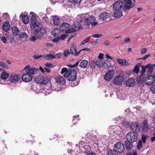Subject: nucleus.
Returning a JSON list of instances; mask_svg holds the SVG:
<instances>
[{
    "mask_svg": "<svg viewBox=\"0 0 155 155\" xmlns=\"http://www.w3.org/2000/svg\"><path fill=\"white\" fill-rule=\"evenodd\" d=\"M70 53L71 52H70L69 50L67 49H65L64 51L63 54L65 57H67Z\"/></svg>",
    "mask_w": 155,
    "mask_h": 155,
    "instance_id": "79ce46f5",
    "label": "nucleus"
},
{
    "mask_svg": "<svg viewBox=\"0 0 155 155\" xmlns=\"http://www.w3.org/2000/svg\"><path fill=\"white\" fill-rule=\"evenodd\" d=\"M155 81V78L153 76L149 75L145 81V84L147 85L152 84Z\"/></svg>",
    "mask_w": 155,
    "mask_h": 155,
    "instance_id": "2eb2a0df",
    "label": "nucleus"
},
{
    "mask_svg": "<svg viewBox=\"0 0 155 155\" xmlns=\"http://www.w3.org/2000/svg\"><path fill=\"white\" fill-rule=\"evenodd\" d=\"M147 138V136L144 135H142L141 137V139L143 142V143H145L146 142V140Z\"/></svg>",
    "mask_w": 155,
    "mask_h": 155,
    "instance_id": "3c124183",
    "label": "nucleus"
},
{
    "mask_svg": "<svg viewBox=\"0 0 155 155\" xmlns=\"http://www.w3.org/2000/svg\"><path fill=\"white\" fill-rule=\"evenodd\" d=\"M2 40L4 43H5L7 42V39L5 37H2Z\"/></svg>",
    "mask_w": 155,
    "mask_h": 155,
    "instance_id": "338daca9",
    "label": "nucleus"
},
{
    "mask_svg": "<svg viewBox=\"0 0 155 155\" xmlns=\"http://www.w3.org/2000/svg\"><path fill=\"white\" fill-rule=\"evenodd\" d=\"M103 67L106 69H108L111 66L110 61L107 59L103 61Z\"/></svg>",
    "mask_w": 155,
    "mask_h": 155,
    "instance_id": "a878e982",
    "label": "nucleus"
},
{
    "mask_svg": "<svg viewBox=\"0 0 155 155\" xmlns=\"http://www.w3.org/2000/svg\"><path fill=\"white\" fill-rule=\"evenodd\" d=\"M114 15L116 17L120 18L122 15V12L121 11H117L114 13Z\"/></svg>",
    "mask_w": 155,
    "mask_h": 155,
    "instance_id": "f704fd0d",
    "label": "nucleus"
},
{
    "mask_svg": "<svg viewBox=\"0 0 155 155\" xmlns=\"http://www.w3.org/2000/svg\"><path fill=\"white\" fill-rule=\"evenodd\" d=\"M123 81V77L121 75H119L115 78L114 80V83L115 84L119 85L121 84Z\"/></svg>",
    "mask_w": 155,
    "mask_h": 155,
    "instance_id": "ddd939ff",
    "label": "nucleus"
},
{
    "mask_svg": "<svg viewBox=\"0 0 155 155\" xmlns=\"http://www.w3.org/2000/svg\"><path fill=\"white\" fill-rule=\"evenodd\" d=\"M33 57L35 59H38L41 57H43V56L42 55H35L33 56Z\"/></svg>",
    "mask_w": 155,
    "mask_h": 155,
    "instance_id": "603ef678",
    "label": "nucleus"
},
{
    "mask_svg": "<svg viewBox=\"0 0 155 155\" xmlns=\"http://www.w3.org/2000/svg\"><path fill=\"white\" fill-rule=\"evenodd\" d=\"M132 143L127 140L125 142V145L126 147V149L127 150H131L132 149L133 145L132 144Z\"/></svg>",
    "mask_w": 155,
    "mask_h": 155,
    "instance_id": "bb28decb",
    "label": "nucleus"
},
{
    "mask_svg": "<svg viewBox=\"0 0 155 155\" xmlns=\"http://www.w3.org/2000/svg\"><path fill=\"white\" fill-rule=\"evenodd\" d=\"M58 82L61 84H63L65 82L64 79L62 77H60L58 79Z\"/></svg>",
    "mask_w": 155,
    "mask_h": 155,
    "instance_id": "ea45409f",
    "label": "nucleus"
},
{
    "mask_svg": "<svg viewBox=\"0 0 155 155\" xmlns=\"http://www.w3.org/2000/svg\"><path fill=\"white\" fill-rule=\"evenodd\" d=\"M95 61L96 63L97 66V67H103V60H100V59H98V60L96 61Z\"/></svg>",
    "mask_w": 155,
    "mask_h": 155,
    "instance_id": "e433bc0d",
    "label": "nucleus"
},
{
    "mask_svg": "<svg viewBox=\"0 0 155 155\" xmlns=\"http://www.w3.org/2000/svg\"><path fill=\"white\" fill-rule=\"evenodd\" d=\"M117 95L118 98H121L122 94H120V91H118L117 92Z\"/></svg>",
    "mask_w": 155,
    "mask_h": 155,
    "instance_id": "052dcab7",
    "label": "nucleus"
},
{
    "mask_svg": "<svg viewBox=\"0 0 155 155\" xmlns=\"http://www.w3.org/2000/svg\"><path fill=\"white\" fill-rule=\"evenodd\" d=\"M140 76L137 78V82L138 83L141 84L144 82L145 79V75L140 74Z\"/></svg>",
    "mask_w": 155,
    "mask_h": 155,
    "instance_id": "c85d7f7f",
    "label": "nucleus"
},
{
    "mask_svg": "<svg viewBox=\"0 0 155 155\" xmlns=\"http://www.w3.org/2000/svg\"><path fill=\"white\" fill-rule=\"evenodd\" d=\"M43 57H45L44 58H45L48 60H51L55 58V55H54L52 54H46L45 55H43Z\"/></svg>",
    "mask_w": 155,
    "mask_h": 155,
    "instance_id": "2f4dec72",
    "label": "nucleus"
},
{
    "mask_svg": "<svg viewBox=\"0 0 155 155\" xmlns=\"http://www.w3.org/2000/svg\"><path fill=\"white\" fill-rule=\"evenodd\" d=\"M108 155H118L117 153L114 150H109L108 153Z\"/></svg>",
    "mask_w": 155,
    "mask_h": 155,
    "instance_id": "a19ab883",
    "label": "nucleus"
},
{
    "mask_svg": "<svg viewBox=\"0 0 155 155\" xmlns=\"http://www.w3.org/2000/svg\"><path fill=\"white\" fill-rule=\"evenodd\" d=\"M149 65H150V64H148L146 66H142V70L141 72L140 73V74L144 75V74L146 71V69L147 68Z\"/></svg>",
    "mask_w": 155,
    "mask_h": 155,
    "instance_id": "4c0bfd02",
    "label": "nucleus"
},
{
    "mask_svg": "<svg viewBox=\"0 0 155 155\" xmlns=\"http://www.w3.org/2000/svg\"><path fill=\"white\" fill-rule=\"evenodd\" d=\"M12 34L15 36H17L19 33V31L16 26H14L12 27Z\"/></svg>",
    "mask_w": 155,
    "mask_h": 155,
    "instance_id": "5701e85b",
    "label": "nucleus"
},
{
    "mask_svg": "<svg viewBox=\"0 0 155 155\" xmlns=\"http://www.w3.org/2000/svg\"><path fill=\"white\" fill-rule=\"evenodd\" d=\"M2 80H6L8 77V74L5 71H3L1 74Z\"/></svg>",
    "mask_w": 155,
    "mask_h": 155,
    "instance_id": "72a5a7b5",
    "label": "nucleus"
},
{
    "mask_svg": "<svg viewBox=\"0 0 155 155\" xmlns=\"http://www.w3.org/2000/svg\"><path fill=\"white\" fill-rule=\"evenodd\" d=\"M70 28V25L67 23H62L60 27L61 31L63 32H65L67 33L71 32L70 30H68Z\"/></svg>",
    "mask_w": 155,
    "mask_h": 155,
    "instance_id": "6e6552de",
    "label": "nucleus"
},
{
    "mask_svg": "<svg viewBox=\"0 0 155 155\" xmlns=\"http://www.w3.org/2000/svg\"><path fill=\"white\" fill-rule=\"evenodd\" d=\"M142 147V143L141 140H140L138 141V144L137 145V148L138 150H140Z\"/></svg>",
    "mask_w": 155,
    "mask_h": 155,
    "instance_id": "37998d69",
    "label": "nucleus"
},
{
    "mask_svg": "<svg viewBox=\"0 0 155 155\" xmlns=\"http://www.w3.org/2000/svg\"><path fill=\"white\" fill-rule=\"evenodd\" d=\"M150 91L153 93H155V84H153L151 86Z\"/></svg>",
    "mask_w": 155,
    "mask_h": 155,
    "instance_id": "a18cd8bd",
    "label": "nucleus"
},
{
    "mask_svg": "<svg viewBox=\"0 0 155 155\" xmlns=\"http://www.w3.org/2000/svg\"><path fill=\"white\" fill-rule=\"evenodd\" d=\"M125 3L124 5L123 9L127 11L129 10L135 6V4L132 2L131 0H124Z\"/></svg>",
    "mask_w": 155,
    "mask_h": 155,
    "instance_id": "423d86ee",
    "label": "nucleus"
},
{
    "mask_svg": "<svg viewBox=\"0 0 155 155\" xmlns=\"http://www.w3.org/2000/svg\"><path fill=\"white\" fill-rule=\"evenodd\" d=\"M117 61L120 65L124 66H126L127 65V62L126 60H122L118 59H117Z\"/></svg>",
    "mask_w": 155,
    "mask_h": 155,
    "instance_id": "cd10ccee",
    "label": "nucleus"
},
{
    "mask_svg": "<svg viewBox=\"0 0 155 155\" xmlns=\"http://www.w3.org/2000/svg\"><path fill=\"white\" fill-rule=\"evenodd\" d=\"M0 64L1 66L3 68H6L7 66V65L4 62H1Z\"/></svg>",
    "mask_w": 155,
    "mask_h": 155,
    "instance_id": "4d7b16f0",
    "label": "nucleus"
},
{
    "mask_svg": "<svg viewBox=\"0 0 155 155\" xmlns=\"http://www.w3.org/2000/svg\"><path fill=\"white\" fill-rule=\"evenodd\" d=\"M32 77L31 74L26 73V71H25V73L22 76V79L24 82H29L32 80Z\"/></svg>",
    "mask_w": 155,
    "mask_h": 155,
    "instance_id": "9d476101",
    "label": "nucleus"
},
{
    "mask_svg": "<svg viewBox=\"0 0 155 155\" xmlns=\"http://www.w3.org/2000/svg\"><path fill=\"white\" fill-rule=\"evenodd\" d=\"M81 18L80 21L82 24L89 25L91 24V26H94L97 25V22H94L95 20V17L92 15H87L81 14L80 15Z\"/></svg>",
    "mask_w": 155,
    "mask_h": 155,
    "instance_id": "f257e3e1",
    "label": "nucleus"
},
{
    "mask_svg": "<svg viewBox=\"0 0 155 155\" xmlns=\"http://www.w3.org/2000/svg\"><path fill=\"white\" fill-rule=\"evenodd\" d=\"M114 150L117 153H122L124 150V145L120 142L116 143L114 144Z\"/></svg>",
    "mask_w": 155,
    "mask_h": 155,
    "instance_id": "20e7f679",
    "label": "nucleus"
},
{
    "mask_svg": "<svg viewBox=\"0 0 155 155\" xmlns=\"http://www.w3.org/2000/svg\"><path fill=\"white\" fill-rule=\"evenodd\" d=\"M60 31L57 28H54L52 31V33L54 36H58L60 34Z\"/></svg>",
    "mask_w": 155,
    "mask_h": 155,
    "instance_id": "c9c22d12",
    "label": "nucleus"
},
{
    "mask_svg": "<svg viewBox=\"0 0 155 155\" xmlns=\"http://www.w3.org/2000/svg\"><path fill=\"white\" fill-rule=\"evenodd\" d=\"M150 55V54H148L147 55H145L142 58H140V59H142L143 60H145L148 57H149Z\"/></svg>",
    "mask_w": 155,
    "mask_h": 155,
    "instance_id": "e2e57ef3",
    "label": "nucleus"
},
{
    "mask_svg": "<svg viewBox=\"0 0 155 155\" xmlns=\"http://www.w3.org/2000/svg\"><path fill=\"white\" fill-rule=\"evenodd\" d=\"M21 18L23 23L25 24H27L29 22V19L28 16L26 15H24L22 16Z\"/></svg>",
    "mask_w": 155,
    "mask_h": 155,
    "instance_id": "c756f323",
    "label": "nucleus"
},
{
    "mask_svg": "<svg viewBox=\"0 0 155 155\" xmlns=\"http://www.w3.org/2000/svg\"><path fill=\"white\" fill-rule=\"evenodd\" d=\"M96 66H97L96 63V61L94 60L93 61H91V67L93 69Z\"/></svg>",
    "mask_w": 155,
    "mask_h": 155,
    "instance_id": "c03bdc74",
    "label": "nucleus"
},
{
    "mask_svg": "<svg viewBox=\"0 0 155 155\" xmlns=\"http://www.w3.org/2000/svg\"><path fill=\"white\" fill-rule=\"evenodd\" d=\"M45 66L48 67H52L53 65L51 63H47L45 64Z\"/></svg>",
    "mask_w": 155,
    "mask_h": 155,
    "instance_id": "69168bd1",
    "label": "nucleus"
},
{
    "mask_svg": "<svg viewBox=\"0 0 155 155\" xmlns=\"http://www.w3.org/2000/svg\"><path fill=\"white\" fill-rule=\"evenodd\" d=\"M19 78L18 75L14 74L10 76L9 78V81L12 83H16L18 81Z\"/></svg>",
    "mask_w": 155,
    "mask_h": 155,
    "instance_id": "6ab92c4d",
    "label": "nucleus"
},
{
    "mask_svg": "<svg viewBox=\"0 0 155 155\" xmlns=\"http://www.w3.org/2000/svg\"><path fill=\"white\" fill-rule=\"evenodd\" d=\"M10 27L9 22L6 21L4 22L2 26V29L5 32H7L9 30Z\"/></svg>",
    "mask_w": 155,
    "mask_h": 155,
    "instance_id": "aec40b11",
    "label": "nucleus"
},
{
    "mask_svg": "<svg viewBox=\"0 0 155 155\" xmlns=\"http://www.w3.org/2000/svg\"><path fill=\"white\" fill-rule=\"evenodd\" d=\"M103 36L102 34H95L91 36V37L94 38H99Z\"/></svg>",
    "mask_w": 155,
    "mask_h": 155,
    "instance_id": "09e8293b",
    "label": "nucleus"
},
{
    "mask_svg": "<svg viewBox=\"0 0 155 155\" xmlns=\"http://www.w3.org/2000/svg\"><path fill=\"white\" fill-rule=\"evenodd\" d=\"M81 0H69V2L71 3L77 4L79 3Z\"/></svg>",
    "mask_w": 155,
    "mask_h": 155,
    "instance_id": "49530a36",
    "label": "nucleus"
},
{
    "mask_svg": "<svg viewBox=\"0 0 155 155\" xmlns=\"http://www.w3.org/2000/svg\"><path fill=\"white\" fill-rule=\"evenodd\" d=\"M71 71V69H69L68 71H67L65 73L64 75V76L65 78H66L67 77H68V79H69V73Z\"/></svg>",
    "mask_w": 155,
    "mask_h": 155,
    "instance_id": "de8ad7c7",
    "label": "nucleus"
},
{
    "mask_svg": "<svg viewBox=\"0 0 155 155\" xmlns=\"http://www.w3.org/2000/svg\"><path fill=\"white\" fill-rule=\"evenodd\" d=\"M88 61L85 60H82L80 63V66L81 68H84L87 67L88 65Z\"/></svg>",
    "mask_w": 155,
    "mask_h": 155,
    "instance_id": "b1692460",
    "label": "nucleus"
},
{
    "mask_svg": "<svg viewBox=\"0 0 155 155\" xmlns=\"http://www.w3.org/2000/svg\"><path fill=\"white\" fill-rule=\"evenodd\" d=\"M104 55L102 53H100L98 56V58H99L98 59H100V60H102L103 61Z\"/></svg>",
    "mask_w": 155,
    "mask_h": 155,
    "instance_id": "bf43d9fd",
    "label": "nucleus"
},
{
    "mask_svg": "<svg viewBox=\"0 0 155 155\" xmlns=\"http://www.w3.org/2000/svg\"><path fill=\"white\" fill-rule=\"evenodd\" d=\"M136 82L132 78H129L126 81V85L129 87L133 86L135 85Z\"/></svg>",
    "mask_w": 155,
    "mask_h": 155,
    "instance_id": "412c9836",
    "label": "nucleus"
},
{
    "mask_svg": "<svg viewBox=\"0 0 155 155\" xmlns=\"http://www.w3.org/2000/svg\"><path fill=\"white\" fill-rule=\"evenodd\" d=\"M31 28H33L35 32H40L42 28L41 25L39 23H37L33 25H30Z\"/></svg>",
    "mask_w": 155,
    "mask_h": 155,
    "instance_id": "a211bd4d",
    "label": "nucleus"
},
{
    "mask_svg": "<svg viewBox=\"0 0 155 155\" xmlns=\"http://www.w3.org/2000/svg\"><path fill=\"white\" fill-rule=\"evenodd\" d=\"M36 32L35 33V36L37 37V38H40L42 35V33H40L39 32Z\"/></svg>",
    "mask_w": 155,
    "mask_h": 155,
    "instance_id": "8fccbe9b",
    "label": "nucleus"
},
{
    "mask_svg": "<svg viewBox=\"0 0 155 155\" xmlns=\"http://www.w3.org/2000/svg\"><path fill=\"white\" fill-rule=\"evenodd\" d=\"M77 75V71L75 70H71L69 77V80L71 81V86L74 87L77 85V84H75L74 83L73 84L72 82H74L76 79Z\"/></svg>",
    "mask_w": 155,
    "mask_h": 155,
    "instance_id": "7ed1b4c3",
    "label": "nucleus"
},
{
    "mask_svg": "<svg viewBox=\"0 0 155 155\" xmlns=\"http://www.w3.org/2000/svg\"><path fill=\"white\" fill-rule=\"evenodd\" d=\"M87 155H97L96 154L93 152H90L87 153Z\"/></svg>",
    "mask_w": 155,
    "mask_h": 155,
    "instance_id": "774afa93",
    "label": "nucleus"
},
{
    "mask_svg": "<svg viewBox=\"0 0 155 155\" xmlns=\"http://www.w3.org/2000/svg\"><path fill=\"white\" fill-rule=\"evenodd\" d=\"M71 53L73 55L78 56L80 54V51L77 52L76 49V45L75 43H73L71 45L70 48Z\"/></svg>",
    "mask_w": 155,
    "mask_h": 155,
    "instance_id": "9b49d317",
    "label": "nucleus"
},
{
    "mask_svg": "<svg viewBox=\"0 0 155 155\" xmlns=\"http://www.w3.org/2000/svg\"><path fill=\"white\" fill-rule=\"evenodd\" d=\"M147 49L146 48H144L142 49V51L141 52V54H142L146 52Z\"/></svg>",
    "mask_w": 155,
    "mask_h": 155,
    "instance_id": "680f3d73",
    "label": "nucleus"
},
{
    "mask_svg": "<svg viewBox=\"0 0 155 155\" xmlns=\"http://www.w3.org/2000/svg\"><path fill=\"white\" fill-rule=\"evenodd\" d=\"M26 72L31 74V76L32 75H36L39 71V69L36 68H31L29 69H26L25 70Z\"/></svg>",
    "mask_w": 155,
    "mask_h": 155,
    "instance_id": "4468645a",
    "label": "nucleus"
},
{
    "mask_svg": "<svg viewBox=\"0 0 155 155\" xmlns=\"http://www.w3.org/2000/svg\"><path fill=\"white\" fill-rule=\"evenodd\" d=\"M147 68H148V70L147 71L148 73L149 74H151L153 69L150 66H149Z\"/></svg>",
    "mask_w": 155,
    "mask_h": 155,
    "instance_id": "5fc2aeb1",
    "label": "nucleus"
},
{
    "mask_svg": "<svg viewBox=\"0 0 155 155\" xmlns=\"http://www.w3.org/2000/svg\"><path fill=\"white\" fill-rule=\"evenodd\" d=\"M126 138L127 140L133 143L136 142L137 140V137L136 134L133 132H130L126 135Z\"/></svg>",
    "mask_w": 155,
    "mask_h": 155,
    "instance_id": "39448f33",
    "label": "nucleus"
},
{
    "mask_svg": "<svg viewBox=\"0 0 155 155\" xmlns=\"http://www.w3.org/2000/svg\"><path fill=\"white\" fill-rule=\"evenodd\" d=\"M85 142L83 141L80 142L79 143V147H83V146L84 145Z\"/></svg>",
    "mask_w": 155,
    "mask_h": 155,
    "instance_id": "0e129e2a",
    "label": "nucleus"
},
{
    "mask_svg": "<svg viewBox=\"0 0 155 155\" xmlns=\"http://www.w3.org/2000/svg\"><path fill=\"white\" fill-rule=\"evenodd\" d=\"M60 39L61 38L60 37L55 38L52 40V41L53 42H57L59 41Z\"/></svg>",
    "mask_w": 155,
    "mask_h": 155,
    "instance_id": "13d9d810",
    "label": "nucleus"
},
{
    "mask_svg": "<svg viewBox=\"0 0 155 155\" xmlns=\"http://www.w3.org/2000/svg\"><path fill=\"white\" fill-rule=\"evenodd\" d=\"M81 27V24L78 22H75V24L72 26V28L70 30V31L71 32H75L76 31L79 30Z\"/></svg>",
    "mask_w": 155,
    "mask_h": 155,
    "instance_id": "f3484780",
    "label": "nucleus"
},
{
    "mask_svg": "<svg viewBox=\"0 0 155 155\" xmlns=\"http://www.w3.org/2000/svg\"><path fill=\"white\" fill-rule=\"evenodd\" d=\"M114 74V72L113 70H108L106 72L104 77L106 81H110L113 78Z\"/></svg>",
    "mask_w": 155,
    "mask_h": 155,
    "instance_id": "0eeeda50",
    "label": "nucleus"
},
{
    "mask_svg": "<svg viewBox=\"0 0 155 155\" xmlns=\"http://www.w3.org/2000/svg\"><path fill=\"white\" fill-rule=\"evenodd\" d=\"M130 127L133 132H138L140 129L139 124L137 122H132L130 124Z\"/></svg>",
    "mask_w": 155,
    "mask_h": 155,
    "instance_id": "1a4fd4ad",
    "label": "nucleus"
},
{
    "mask_svg": "<svg viewBox=\"0 0 155 155\" xmlns=\"http://www.w3.org/2000/svg\"><path fill=\"white\" fill-rule=\"evenodd\" d=\"M28 35L26 33L21 32L19 34V37L20 39H26L28 38Z\"/></svg>",
    "mask_w": 155,
    "mask_h": 155,
    "instance_id": "473e14b6",
    "label": "nucleus"
},
{
    "mask_svg": "<svg viewBox=\"0 0 155 155\" xmlns=\"http://www.w3.org/2000/svg\"><path fill=\"white\" fill-rule=\"evenodd\" d=\"M35 81L38 84H45L44 90L45 91L46 94L51 93L52 92V89L49 87V88H46V84H48V85H50V84L48 83L47 79L46 77H44L42 76H40L37 77L35 79Z\"/></svg>",
    "mask_w": 155,
    "mask_h": 155,
    "instance_id": "f03ea898",
    "label": "nucleus"
},
{
    "mask_svg": "<svg viewBox=\"0 0 155 155\" xmlns=\"http://www.w3.org/2000/svg\"><path fill=\"white\" fill-rule=\"evenodd\" d=\"M30 25H33L37 23L35 16L33 15L31 16L30 18Z\"/></svg>",
    "mask_w": 155,
    "mask_h": 155,
    "instance_id": "7c9ffc66",
    "label": "nucleus"
},
{
    "mask_svg": "<svg viewBox=\"0 0 155 155\" xmlns=\"http://www.w3.org/2000/svg\"><path fill=\"white\" fill-rule=\"evenodd\" d=\"M37 39L36 36H32L30 38V40L31 41H34Z\"/></svg>",
    "mask_w": 155,
    "mask_h": 155,
    "instance_id": "6e6d98bb",
    "label": "nucleus"
},
{
    "mask_svg": "<svg viewBox=\"0 0 155 155\" xmlns=\"http://www.w3.org/2000/svg\"><path fill=\"white\" fill-rule=\"evenodd\" d=\"M141 64L139 63L136 65L134 68V71L136 73H138L139 71V67L141 66Z\"/></svg>",
    "mask_w": 155,
    "mask_h": 155,
    "instance_id": "58836bf2",
    "label": "nucleus"
},
{
    "mask_svg": "<svg viewBox=\"0 0 155 155\" xmlns=\"http://www.w3.org/2000/svg\"><path fill=\"white\" fill-rule=\"evenodd\" d=\"M109 14L105 12L102 13L99 16L100 18L101 19L105 20L109 17Z\"/></svg>",
    "mask_w": 155,
    "mask_h": 155,
    "instance_id": "4be33fe9",
    "label": "nucleus"
},
{
    "mask_svg": "<svg viewBox=\"0 0 155 155\" xmlns=\"http://www.w3.org/2000/svg\"><path fill=\"white\" fill-rule=\"evenodd\" d=\"M141 126L142 129L144 132L146 131L149 128V125L148 123L147 120H144L142 122Z\"/></svg>",
    "mask_w": 155,
    "mask_h": 155,
    "instance_id": "dca6fc26",
    "label": "nucleus"
},
{
    "mask_svg": "<svg viewBox=\"0 0 155 155\" xmlns=\"http://www.w3.org/2000/svg\"><path fill=\"white\" fill-rule=\"evenodd\" d=\"M68 71V70L66 68H62L61 69V74H63L64 73Z\"/></svg>",
    "mask_w": 155,
    "mask_h": 155,
    "instance_id": "864d4df0",
    "label": "nucleus"
},
{
    "mask_svg": "<svg viewBox=\"0 0 155 155\" xmlns=\"http://www.w3.org/2000/svg\"><path fill=\"white\" fill-rule=\"evenodd\" d=\"M123 6H124L123 2L120 1H119L114 4L113 8L115 10H119L122 8Z\"/></svg>",
    "mask_w": 155,
    "mask_h": 155,
    "instance_id": "f8f14e48",
    "label": "nucleus"
},
{
    "mask_svg": "<svg viewBox=\"0 0 155 155\" xmlns=\"http://www.w3.org/2000/svg\"><path fill=\"white\" fill-rule=\"evenodd\" d=\"M53 21L54 25L58 26L60 23V19L58 17L56 16L53 17Z\"/></svg>",
    "mask_w": 155,
    "mask_h": 155,
    "instance_id": "393cba45",
    "label": "nucleus"
}]
</instances>
